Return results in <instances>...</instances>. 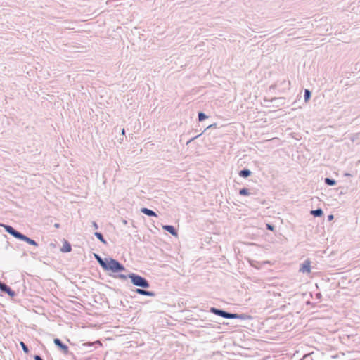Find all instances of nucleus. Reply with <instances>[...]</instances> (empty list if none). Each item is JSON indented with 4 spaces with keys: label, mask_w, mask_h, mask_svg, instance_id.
I'll list each match as a JSON object with an SVG mask.
<instances>
[{
    "label": "nucleus",
    "mask_w": 360,
    "mask_h": 360,
    "mask_svg": "<svg viewBox=\"0 0 360 360\" xmlns=\"http://www.w3.org/2000/svg\"><path fill=\"white\" fill-rule=\"evenodd\" d=\"M101 267L105 271H112L113 273H120L126 271L122 264L112 257H105Z\"/></svg>",
    "instance_id": "f257e3e1"
},
{
    "label": "nucleus",
    "mask_w": 360,
    "mask_h": 360,
    "mask_svg": "<svg viewBox=\"0 0 360 360\" xmlns=\"http://www.w3.org/2000/svg\"><path fill=\"white\" fill-rule=\"evenodd\" d=\"M128 277L130 278L131 283L136 287L148 288L150 286L149 281L139 274L130 273L128 274Z\"/></svg>",
    "instance_id": "f03ea898"
},
{
    "label": "nucleus",
    "mask_w": 360,
    "mask_h": 360,
    "mask_svg": "<svg viewBox=\"0 0 360 360\" xmlns=\"http://www.w3.org/2000/svg\"><path fill=\"white\" fill-rule=\"evenodd\" d=\"M53 342L63 354H72L69 350L68 346L64 344L60 339L56 338L53 340Z\"/></svg>",
    "instance_id": "7ed1b4c3"
},
{
    "label": "nucleus",
    "mask_w": 360,
    "mask_h": 360,
    "mask_svg": "<svg viewBox=\"0 0 360 360\" xmlns=\"http://www.w3.org/2000/svg\"><path fill=\"white\" fill-rule=\"evenodd\" d=\"M210 311L217 316H219L225 319H229L230 316H232L231 313L216 307H211Z\"/></svg>",
    "instance_id": "20e7f679"
},
{
    "label": "nucleus",
    "mask_w": 360,
    "mask_h": 360,
    "mask_svg": "<svg viewBox=\"0 0 360 360\" xmlns=\"http://www.w3.org/2000/svg\"><path fill=\"white\" fill-rule=\"evenodd\" d=\"M0 291L8 294L11 297H14L16 293L5 283L0 281Z\"/></svg>",
    "instance_id": "39448f33"
},
{
    "label": "nucleus",
    "mask_w": 360,
    "mask_h": 360,
    "mask_svg": "<svg viewBox=\"0 0 360 360\" xmlns=\"http://www.w3.org/2000/svg\"><path fill=\"white\" fill-rule=\"evenodd\" d=\"M1 226L4 228L5 231L7 233H8L11 236H13L14 238H15L17 239L20 238L22 233L15 230L13 226H10V225L3 224Z\"/></svg>",
    "instance_id": "423d86ee"
},
{
    "label": "nucleus",
    "mask_w": 360,
    "mask_h": 360,
    "mask_svg": "<svg viewBox=\"0 0 360 360\" xmlns=\"http://www.w3.org/2000/svg\"><path fill=\"white\" fill-rule=\"evenodd\" d=\"M302 273H310L311 272V261L306 259L302 264L299 270Z\"/></svg>",
    "instance_id": "0eeeda50"
},
{
    "label": "nucleus",
    "mask_w": 360,
    "mask_h": 360,
    "mask_svg": "<svg viewBox=\"0 0 360 360\" xmlns=\"http://www.w3.org/2000/svg\"><path fill=\"white\" fill-rule=\"evenodd\" d=\"M134 292H136L139 295L149 296V297H155L156 295L155 292L146 290L142 288H136L134 290Z\"/></svg>",
    "instance_id": "6e6552de"
},
{
    "label": "nucleus",
    "mask_w": 360,
    "mask_h": 360,
    "mask_svg": "<svg viewBox=\"0 0 360 360\" xmlns=\"http://www.w3.org/2000/svg\"><path fill=\"white\" fill-rule=\"evenodd\" d=\"M18 240L25 241L31 245H34L36 247L38 246V243L34 240L27 237V236H25L22 233L21 234V236Z\"/></svg>",
    "instance_id": "1a4fd4ad"
},
{
    "label": "nucleus",
    "mask_w": 360,
    "mask_h": 360,
    "mask_svg": "<svg viewBox=\"0 0 360 360\" xmlns=\"http://www.w3.org/2000/svg\"><path fill=\"white\" fill-rule=\"evenodd\" d=\"M162 229L169 232V233H171L172 236H178V232L176 231V229H175V227L174 226H172V225H163L162 226Z\"/></svg>",
    "instance_id": "9d476101"
},
{
    "label": "nucleus",
    "mask_w": 360,
    "mask_h": 360,
    "mask_svg": "<svg viewBox=\"0 0 360 360\" xmlns=\"http://www.w3.org/2000/svg\"><path fill=\"white\" fill-rule=\"evenodd\" d=\"M140 212L148 217H158V214L153 210L147 207L141 208Z\"/></svg>",
    "instance_id": "9b49d317"
},
{
    "label": "nucleus",
    "mask_w": 360,
    "mask_h": 360,
    "mask_svg": "<svg viewBox=\"0 0 360 360\" xmlns=\"http://www.w3.org/2000/svg\"><path fill=\"white\" fill-rule=\"evenodd\" d=\"M72 250V246L67 240L64 241L63 247L60 248V251L63 252H70Z\"/></svg>",
    "instance_id": "f8f14e48"
},
{
    "label": "nucleus",
    "mask_w": 360,
    "mask_h": 360,
    "mask_svg": "<svg viewBox=\"0 0 360 360\" xmlns=\"http://www.w3.org/2000/svg\"><path fill=\"white\" fill-rule=\"evenodd\" d=\"M232 316H230L229 319H241L245 320L247 318H249L250 316H248L245 314H236V313H231Z\"/></svg>",
    "instance_id": "ddd939ff"
},
{
    "label": "nucleus",
    "mask_w": 360,
    "mask_h": 360,
    "mask_svg": "<svg viewBox=\"0 0 360 360\" xmlns=\"http://www.w3.org/2000/svg\"><path fill=\"white\" fill-rule=\"evenodd\" d=\"M252 174V172L249 169H243L240 170L238 173L239 176L243 178H248Z\"/></svg>",
    "instance_id": "4468645a"
},
{
    "label": "nucleus",
    "mask_w": 360,
    "mask_h": 360,
    "mask_svg": "<svg viewBox=\"0 0 360 360\" xmlns=\"http://www.w3.org/2000/svg\"><path fill=\"white\" fill-rule=\"evenodd\" d=\"M311 214L315 217H320L323 214V211L321 208H317L311 211Z\"/></svg>",
    "instance_id": "2eb2a0df"
},
{
    "label": "nucleus",
    "mask_w": 360,
    "mask_h": 360,
    "mask_svg": "<svg viewBox=\"0 0 360 360\" xmlns=\"http://www.w3.org/2000/svg\"><path fill=\"white\" fill-rule=\"evenodd\" d=\"M94 236L103 244L106 245L107 244V241L104 238L103 234L100 232H95L94 233Z\"/></svg>",
    "instance_id": "dca6fc26"
},
{
    "label": "nucleus",
    "mask_w": 360,
    "mask_h": 360,
    "mask_svg": "<svg viewBox=\"0 0 360 360\" xmlns=\"http://www.w3.org/2000/svg\"><path fill=\"white\" fill-rule=\"evenodd\" d=\"M94 256L95 259L97 261V262L101 266L105 261V258H102L99 255H98L96 253H94Z\"/></svg>",
    "instance_id": "f3484780"
},
{
    "label": "nucleus",
    "mask_w": 360,
    "mask_h": 360,
    "mask_svg": "<svg viewBox=\"0 0 360 360\" xmlns=\"http://www.w3.org/2000/svg\"><path fill=\"white\" fill-rule=\"evenodd\" d=\"M324 182L328 186H334L336 184V181L335 179L328 177L325 178Z\"/></svg>",
    "instance_id": "a211bd4d"
},
{
    "label": "nucleus",
    "mask_w": 360,
    "mask_h": 360,
    "mask_svg": "<svg viewBox=\"0 0 360 360\" xmlns=\"http://www.w3.org/2000/svg\"><path fill=\"white\" fill-rule=\"evenodd\" d=\"M311 96V92L309 89H305L304 93V101H308Z\"/></svg>",
    "instance_id": "6ab92c4d"
},
{
    "label": "nucleus",
    "mask_w": 360,
    "mask_h": 360,
    "mask_svg": "<svg viewBox=\"0 0 360 360\" xmlns=\"http://www.w3.org/2000/svg\"><path fill=\"white\" fill-rule=\"evenodd\" d=\"M239 194L240 195H249L250 194L249 189L247 188H243L239 190Z\"/></svg>",
    "instance_id": "aec40b11"
},
{
    "label": "nucleus",
    "mask_w": 360,
    "mask_h": 360,
    "mask_svg": "<svg viewBox=\"0 0 360 360\" xmlns=\"http://www.w3.org/2000/svg\"><path fill=\"white\" fill-rule=\"evenodd\" d=\"M20 345L23 352L25 354H28L30 352V349H29L28 347L25 345V343L24 342L21 341L20 342Z\"/></svg>",
    "instance_id": "412c9836"
},
{
    "label": "nucleus",
    "mask_w": 360,
    "mask_h": 360,
    "mask_svg": "<svg viewBox=\"0 0 360 360\" xmlns=\"http://www.w3.org/2000/svg\"><path fill=\"white\" fill-rule=\"evenodd\" d=\"M207 117V116L203 112H198V120L200 122H202L203 120H205L206 118Z\"/></svg>",
    "instance_id": "4be33fe9"
},
{
    "label": "nucleus",
    "mask_w": 360,
    "mask_h": 360,
    "mask_svg": "<svg viewBox=\"0 0 360 360\" xmlns=\"http://www.w3.org/2000/svg\"><path fill=\"white\" fill-rule=\"evenodd\" d=\"M117 278L121 279V280H127L129 277L128 275L119 274L115 276Z\"/></svg>",
    "instance_id": "5701e85b"
},
{
    "label": "nucleus",
    "mask_w": 360,
    "mask_h": 360,
    "mask_svg": "<svg viewBox=\"0 0 360 360\" xmlns=\"http://www.w3.org/2000/svg\"><path fill=\"white\" fill-rule=\"evenodd\" d=\"M266 229L269 230V231H274L275 229V226L271 224H266Z\"/></svg>",
    "instance_id": "b1692460"
},
{
    "label": "nucleus",
    "mask_w": 360,
    "mask_h": 360,
    "mask_svg": "<svg viewBox=\"0 0 360 360\" xmlns=\"http://www.w3.org/2000/svg\"><path fill=\"white\" fill-rule=\"evenodd\" d=\"M201 135H202V134H198V135H197V136H194V137H193V138L190 139L187 141L186 145L189 144L190 143H191L192 141H193L195 139H196L197 138L200 137Z\"/></svg>",
    "instance_id": "393cba45"
},
{
    "label": "nucleus",
    "mask_w": 360,
    "mask_h": 360,
    "mask_svg": "<svg viewBox=\"0 0 360 360\" xmlns=\"http://www.w3.org/2000/svg\"><path fill=\"white\" fill-rule=\"evenodd\" d=\"M34 360H44L39 355H34Z\"/></svg>",
    "instance_id": "a878e982"
},
{
    "label": "nucleus",
    "mask_w": 360,
    "mask_h": 360,
    "mask_svg": "<svg viewBox=\"0 0 360 360\" xmlns=\"http://www.w3.org/2000/svg\"><path fill=\"white\" fill-rule=\"evenodd\" d=\"M92 227H93L94 229H97L98 228V224H96V222L93 221V222H92Z\"/></svg>",
    "instance_id": "bb28decb"
},
{
    "label": "nucleus",
    "mask_w": 360,
    "mask_h": 360,
    "mask_svg": "<svg viewBox=\"0 0 360 360\" xmlns=\"http://www.w3.org/2000/svg\"><path fill=\"white\" fill-rule=\"evenodd\" d=\"M212 127L216 128V127H217V124H215V123H214V124H210V125H209V126L207 127V129H210V128H212Z\"/></svg>",
    "instance_id": "cd10ccee"
},
{
    "label": "nucleus",
    "mask_w": 360,
    "mask_h": 360,
    "mask_svg": "<svg viewBox=\"0 0 360 360\" xmlns=\"http://www.w3.org/2000/svg\"><path fill=\"white\" fill-rule=\"evenodd\" d=\"M333 219V214H330L328 216V219L330 221V220H332Z\"/></svg>",
    "instance_id": "c85d7f7f"
},
{
    "label": "nucleus",
    "mask_w": 360,
    "mask_h": 360,
    "mask_svg": "<svg viewBox=\"0 0 360 360\" xmlns=\"http://www.w3.org/2000/svg\"><path fill=\"white\" fill-rule=\"evenodd\" d=\"M311 354H313V353H310V354H307L306 355L304 356V359H307L308 358L309 356H310Z\"/></svg>",
    "instance_id": "c756f323"
},
{
    "label": "nucleus",
    "mask_w": 360,
    "mask_h": 360,
    "mask_svg": "<svg viewBox=\"0 0 360 360\" xmlns=\"http://www.w3.org/2000/svg\"><path fill=\"white\" fill-rule=\"evenodd\" d=\"M122 222L124 225H127V221L126 219H122Z\"/></svg>",
    "instance_id": "7c9ffc66"
},
{
    "label": "nucleus",
    "mask_w": 360,
    "mask_h": 360,
    "mask_svg": "<svg viewBox=\"0 0 360 360\" xmlns=\"http://www.w3.org/2000/svg\"><path fill=\"white\" fill-rule=\"evenodd\" d=\"M344 176H351L352 175L349 173H345Z\"/></svg>",
    "instance_id": "2f4dec72"
},
{
    "label": "nucleus",
    "mask_w": 360,
    "mask_h": 360,
    "mask_svg": "<svg viewBox=\"0 0 360 360\" xmlns=\"http://www.w3.org/2000/svg\"><path fill=\"white\" fill-rule=\"evenodd\" d=\"M122 135H125V130H124V129H122Z\"/></svg>",
    "instance_id": "473e14b6"
},
{
    "label": "nucleus",
    "mask_w": 360,
    "mask_h": 360,
    "mask_svg": "<svg viewBox=\"0 0 360 360\" xmlns=\"http://www.w3.org/2000/svg\"><path fill=\"white\" fill-rule=\"evenodd\" d=\"M54 226H55L56 228H59L60 224H54Z\"/></svg>",
    "instance_id": "72a5a7b5"
},
{
    "label": "nucleus",
    "mask_w": 360,
    "mask_h": 360,
    "mask_svg": "<svg viewBox=\"0 0 360 360\" xmlns=\"http://www.w3.org/2000/svg\"><path fill=\"white\" fill-rule=\"evenodd\" d=\"M281 98H279V99H281ZM276 100H278V98H274L272 101H276Z\"/></svg>",
    "instance_id": "f704fd0d"
},
{
    "label": "nucleus",
    "mask_w": 360,
    "mask_h": 360,
    "mask_svg": "<svg viewBox=\"0 0 360 360\" xmlns=\"http://www.w3.org/2000/svg\"><path fill=\"white\" fill-rule=\"evenodd\" d=\"M207 129L206 128L205 130H203V131H202L201 134H204V132H205V130H207Z\"/></svg>",
    "instance_id": "c9c22d12"
},
{
    "label": "nucleus",
    "mask_w": 360,
    "mask_h": 360,
    "mask_svg": "<svg viewBox=\"0 0 360 360\" xmlns=\"http://www.w3.org/2000/svg\"><path fill=\"white\" fill-rule=\"evenodd\" d=\"M207 129L206 128L205 130H203V131H202L201 134H204V132H205V130H207Z\"/></svg>",
    "instance_id": "e433bc0d"
}]
</instances>
